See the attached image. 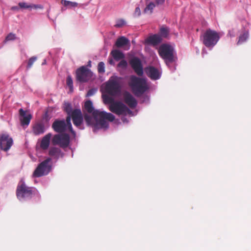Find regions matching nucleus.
I'll return each instance as SVG.
<instances>
[{
  "label": "nucleus",
  "mask_w": 251,
  "mask_h": 251,
  "mask_svg": "<svg viewBox=\"0 0 251 251\" xmlns=\"http://www.w3.org/2000/svg\"><path fill=\"white\" fill-rule=\"evenodd\" d=\"M84 108L87 112L92 113L93 116L101 127H108V124L106 120L113 122L115 119V116L110 113L94 110L92 102L90 100H88L85 102Z\"/></svg>",
  "instance_id": "f257e3e1"
},
{
  "label": "nucleus",
  "mask_w": 251,
  "mask_h": 251,
  "mask_svg": "<svg viewBox=\"0 0 251 251\" xmlns=\"http://www.w3.org/2000/svg\"><path fill=\"white\" fill-rule=\"evenodd\" d=\"M129 85L133 93L138 97L141 96L149 89L145 79L133 75L130 77Z\"/></svg>",
  "instance_id": "f03ea898"
},
{
  "label": "nucleus",
  "mask_w": 251,
  "mask_h": 251,
  "mask_svg": "<svg viewBox=\"0 0 251 251\" xmlns=\"http://www.w3.org/2000/svg\"><path fill=\"white\" fill-rule=\"evenodd\" d=\"M220 38L219 33L210 28L207 29L200 39L203 45L208 48L215 46Z\"/></svg>",
  "instance_id": "7ed1b4c3"
},
{
  "label": "nucleus",
  "mask_w": 251,
  "mask_h": 251,
  "mask_svg": "<svg viewBox=\"0 0 251 251\" xmlns=\"http://www.w3.org/2000/svg\"><path fill=\"white\" fill-rule=\"evenodd\" d=\"M158 53L167 65L175 62L176 60V57L174 54V49L170 45L167 44L161 45L158 50Z\"/></svg>",
  "instance_id": "20e7f679"
},
{
  "label": "nucleus",
  "mask_w": 251,
  "mask_h": 251,
  "mask_svg": "<svg viewBox=\"0 0 251 251\" xmlns=\"http://www.w3.org/2000/svg\"><path fill=\"white\" fill-rule=\"evenodd\" d=\"M51 158L48 157L41 162L35 169L32 174L33 177H39L46 176L51 171Z\"/></svg>",
  "instance_id": "39448f33"
},
{
  "label": "nucleus",
  "mask_w": 251,
  "mask_h": 251,
  "mask_svg": "<svg viewBox=\"0 0 251 251\" xmlns=\"http://www.w3.org/2000/svg\"><path fill=\"white\" fill-rule=\"evenodd\" d=\"M33 194V188L28 187L22 180L19 182L16 189V195L18 199L23 200L30 199Z\"/></svg>",
  "instance_id": "423d86ee"
},
{
  "label": "nucleus",
  "mask_w": 251,
  "mask_h": 251,
  "mask_svg": "<svg viewBox=\"0 0 251 251\" xmlns=\"http://www.w3.org/2000/svg\"><path fill=\"white\" fill-rule=\"evenodd\" d=\"M111 112L118 115L131 114L132 111L123 103L119 101H115L109 106Z\"/></svg>",
  "instance_id": "0eeeda50"
},
{
  "label": "nucleus",
  "mask_w": 251,
  "mask_h": 251,
  "mask_svg": "<svg viewBox=\"0 0 251 251\" xmlns=\"http://www.w3.org/2000/svg\"><path fill=\"white\" fill-rule=\"evenodd\" d=\"M92 72L86 66H83L76 71V79L80 82H86L92 77Z\"/></svg>",
  "instance_id": "6e6552de"
},
{
  "label": "nucleus",
  "mask_w": 251,
  "mask_h": 251,
  "mask_svg": "<svg viewBox=\"0 0 251 251\" xmlns=\"http://www.w3.org/2000/svg\"><path fill=\"white\" fill-rule=\"evenodd\" d=\"M51 142L53 145H59L61 148H65L69 145L70 136L66 133L55 134Z\"/></svg>",
  "instance_id": "1a4fd4ad"
},
{
  "label": "nucleus",
  "mask_w": 251,
  "mask_h": 251,
  "mask_svg": "<svg viewBox=\"0 0 251 251\" xmlns=\"http://www.w3.org/2000/svg\"><path fill=\"white\" fill-rule=\"evenodd\" d=\"M105 91L110 95L115 96L120 93L121 86L116 80H109L106 83Z\"/></svg>",
  "instance_id": "9d476101"
},
{
  "label": "nucleus",
  "mask_w": 251,
  "mask_h": 251,
  "mask_svg": "<svg viewBox=\"0 0 251 251\" xmlns=\"http://www.w3.org/2000/svg\"><path fill=\"white\" fill-rule=\"evenodd\" d=\"M13 143L12 138L8 134H2L0 135V148L4 151H8Z\"/></svg>",
  "instance_id": "9b49d317"
},
{
  "label": "nucleus",
  "mask_w": 251,
  "mask_h": 251,
  "mask_svg": "<svg viewBox=\"0 0 251 251\" xmlns=\"http://www.w3.org/2000/svg\"><path fill=\"white\" fill-rule=\"evenodd\" d=\"M72 119L74 125L80 129H83L81 127V125L83 121V117L80 109L76 108L73 110L72 114Z\"/></svg>",
  "instance_id": "f8f14e48"
},
{
  "label": "nucleus",
  "mask_w": 251,
  "mask_h": 251,
  "mask_svg": "<svg viewBox=\"0 0 251 251\" xmlns=\"http://www.w3.org/2000/svg\"><path fill=\"white\" fill-rule=\"evenodd\" d=\"M52 128L54 131L60 133L68 130L64 120H55L52 124Z\"/></svg>",
  "instance_id": "ddd939ff"
},
{
  "label": "nucleus",
  "mask_w": 251,
  "mask_h": 251,
  "mask_svg": "<svg viewBox=\"0 0 251 251\" xmlns=\"http://www.w3.org/2000/svg\"><path fill=\"white\" fill-rule=\"evenodd\" d=\"M129 63L134 70L136 74L141 76L143 75V69L142 65V63L140 60L137 58L134 57L132 58L129 62Z\"/></svg>",
  "instance_id": "4468645a"
},
{
  "label": "nucleus",
  "mask_w": 251,
  "mask_h": 251,
  "mask_svg": "<svg viewBox=\"0 0 251 251\" xmlns=\"http://www.w3.org/2000/svg\"><path fill=\"white\" fill-rule=\"evenodd\" d=\"M125 102L131 108H134L137 105L136 100L128 92H125L123 94Z\"/></svg>",
  "instance_id": "2eb2a0df"
},
{
  "label": "nucleus",
  "mask_w": 251,
  "mask_h": 251,
  "mask_svg": "<svg viewBox=\"0 0 251 251\" xmlns=\"http://www.w3.org/2000/svg\"><path fill=\"white\" fill-rule=\"evenodd\" d=\"M146 75L151 79L156 80L160 78V74L157 69L153 66H149L145 68Z\"/></svg>",
  "instance_id": "dca6fc26"
},
{
  "label": "nucleus",
  "mask_w": 251,
  "mask_h": 251,
  "mask_svg": "<svg viewBox=\"0 0 251 251\" xmlns=\"http://www.w3.org/2000/svg\"><path fill=\"white\" fill-rule=\"evenodd\" d=\"M19 114L21 117V125L23 126H28L32 118V115L30 114H26V112L22 108L19 110Z\"/></svg>",
  "instance_id": "f3484780"
},
{
  "label": "nucleus",
  "mask_w": 251,
  "mask_h": 251,
  "mask_svg": "<svg viewBox=\"0 0 251 251\" xmlns=\"http://www.w3.org/2000/svg\"><path fill=\"white\" fill-rule=\"evenodd\" d=\"M162 39L160 35L158 34H154L148 37L145 42L147 44L155 46L158 45L162 42Z\"/></svg>",
  "instance_id": "a211bd4d"
},
{
  "label": "nucleus",
  "mask_w": 251,
  "mask_h": 251,
  "mask_svg": "<svg viewBox=\"0 0 251 251\" xmlns=\"http://www.w3.org/2000/svg\"><path fill=\"white\" fill-rule=\"evenodd\" d=\"M49 155L52 158L57 160L59 157H63L64 155V153L62 152L59 148L51 147L49 151Z\"/></svg>",
  "instance_id": "6ab92c4d"
},
{
  "label": "nucleus",
  "mask_w": 251,
  "mask_h": 251,
  "mask_svg": "<svg viewBox=\"0 0 251 251\" xmlns=\"http://www.w3.org/2000/svg\"><path fill=\"white\" fill-rule=\"evenodd\" d=\"M84 118L88 126H94V131L97 128H102L100 125L97 123L94 116L93 118L88 114H85Z\"/></svg>",
  "instance_id": "aec40b11"
},
{
  "label": "nucleus",
  "mask_w": 251,
  "mask_h": 251,
  "mask_svg": "<svg viewBox=\"0 0 251 251\" xmlns=\"http://www.w3.org/2000/svg\"><path fill=\"white\" fill-rule=\"evenodd\" d=\"M45 131V125L42 123H38L33 126L32 132L35 135H39L44 133Z\"/></svg>",
  "instance_id": "412c9836"
},
{
  "label": "nucleus",
  "mask_w": 251,
  "mask_h": 251,
  "mask_svg": "<svg viewBox=\"0 0 251 251\" xmlns=\"http://www.w3.org/2000/svg\"><path fill=\"white\" fill-rule=\"evenodd\" d=\"M52 136L51 133H49L43 137L40 143V148L44 150H47L49 147L50 138Z\"/></svg>",
  "instance_id": "4be33fe9"
},
{
  "label": "nucleus",
  "mask_w": 251,
  "mask_h": 251,
  "mask_svg": "<svg viewBox=\"0 0 251 251\" xmlns=\"http://www.w3.org/2000/svg\"><path fill=\"white\" fill-rule=\"evenodd\" d=\"M129 44V41L127 38L124 36H121L117 39L115 45L117 48H122Z\"/></svg>",
  "instance_id": "5701e85b"
},
{
  "label": "nucleus",
  "mask_w": 251,
  "mask_h": 251,
  "mask_svg": "<svg viewBox=\"0 0 251 251\" xmlns=\"http://www.w3.org/2000/svg\"><path fill=\"white\" fill-rule=\"evenodd\" d=\"M72 118V114H67V116L66 117V120H65L66 124L68 127V129L69 131H70L72 134L74 136H75V132L73 130L72 124L71 122V120Z\"/></svg>",
  "instance_id": "b1692460"
},
{
  "label": "nucleus",
  "mask_w": 251,
  "mask_h": 251,
  "mask_svg": "<svg viewBox=\"0 0 251 251\" xmlns=\"http://www.w3.org/2000/svg\"><path fill=\"white\" fill-rule=\"evenodd\" d=\"M111 54L116 61H119L125 57L124 53L118 50H113L111 52Z\"/></svg>",
  "instance_id": "393cba45"
},
{
  "label": "nucleus",
  "mask_w": 251,
  "mask_h": 251,
  "mask_svg": "<svg viewBox=\"0 0 251 251\" xmlns=\"http://www.w3.org/2000/svg\"><path fill=\"white\" fill-rule=\"evenodd\" d=\"M18 5L21 8H24V9H31V8L37 9L38 8H42V6L41 5L29 4L26 2H19Z\"/></svg>",
  "instance_id": "a878e982"
},
{
  "label": "nucleus",
  "mask_w": 251,
  "mask_h": 251,
  "mask_svg": "<svg viewBox=\"0 0 251 251\" xmlns=\"http://www.w3.org/2000/svg\"><path fill=\"white\" fill-rule=\"evenodd\" d=\"M63 110L67 114L73 113V108L71 104L69 102H64L63 104Z\"/></svg>",
  "instance_id": "bb28decb"
},
{
  "label": "nucleus",
  "mask_w": 251,
  "mask_h": 251,
  "mask_svg": "<svg viewBox=\"0 0 251 251\" xmlns=\"http://www.w3.org/2000/svg\"><path fill=\"white\" fill-rule=\"evenodd\" d=\"M61 3L65 6H68L69 8L75 7L78 5V3L75 2H72L66 0H62Z\"/></svg>",
  "instance_id": "cd10ccee"
},
{
  "label": "nucleus",
  "mask_w": 251,
  "mask_h": 251,
  "mask_svg": "<svg viewBox=\"0 0 251 251\" xmlns=\"http://www.w3.org/2000/svg\"><path fill=\"white\" fill-rule=\"evenodd\" d=\"M155 7V4L153 2H150L147 5L146 7L144 9V12L147 13L148 11L150 12V14H151L153 12V9Z\"/></svg>",
  "instance_id": "c85d7f7f"
},
{
  "label": "nucleus",
  "mask_w": 251,
  "mask_h": 251,
  "mask_svg": "<svg viewBox=\"0 0 251 251\" xmlns=\"http://www.w3.org/2000/svg\"><path fill=\"white\" fill-rule=\"evenodd\" d=\"M66 84L70 89V91H73V81L72 78L70 75L67 76L66 78Z\"/></svg>",
  "instance_id": "c756f323"
},
{
  "label": "nucleus",
  "mask_w": 251,
  "mask_h": 251,
  "mask_svg": "<svg viewBox=\"0 0 251 251\" xmlns=\"http://www.w3.org/2000/svg\"><path fill=\"white\" fill-rule=\"evenodd\" d=\"M102 97L103 102L105 104H110V105H111L113 102L115 101H114L113 98L108 96L104 95Z\"/></svg>",
  "instance_id": "7c9ffc66"
},
{
  "label": "nucleus",
  "mask_w": 251,
  "mask_h": 251,
  "mask_svg": "<svg viewBox=\"0 0 251 251\" xmlns=\"http://www.w3.org/2000/svg\"><path fill=\"white\" fill-rule=\"evenodd\" d=\"M169 30L167 27H162L160 29V33L161 37H167L169 34Z\"/></svg>",
  "instance_id": "2f4dec72"
},
{
  "label": "nucleus",
  "mask_w": 251,
  "mask_h": 251,
  "mask_svg": "<svg viewBox=\"0 0 251 251\" xmlns=\"http://www.w3.org/2000/svg\"><path fill=\"white\" fill-rule=\"evenodd\" d=\"M247 38H248V34L247 33H245L243 34L242 35H240L238 41L237 42V45H239V44L242 43L243 42H245V41H246Z\"/></svg>",
  "instance_id": "473e14b6"
},
{
  "label": "nucleus",
  "mask_w": 251,
  "mask_h": 251,
  "mask_svg": "<svg viewBox=\"0 0 251 251\" xmlns=\"http://www.w3.org/2000/svg\"><path fill=\"white\" fill-rule=\"evenodd\" d=\"M98 71L99 73H103L105 72L104 63L103 62H100L99 63Z\"/></svg>",
  "instance_id": "72a5a7b5"
},
{
  "label": "nucleus",
  "mask_w": 251,
  "mask_h": 251,
  "mask_svg": "<svg viewBox=\"0 0 251 251\" xmlns=\"http://www.w3.org/2000/svg\"><path fill=\"white\" fill-rule=\"evenodd\" d=\"M125 25H126V22L123 19H118L116 21V24L115 25V26L116 27H122Z\"/></svg>",
  "instance_id": "f704fd0d"
},
{
  "label": "nucleus",
  "mask_w": 251,
  "mask_h": 251,
  "mask_svg": "<svg viewBox=\"0 0 251 251\" xmlns=\"http://www.w3.org/2000/svg\"><path fill=\"white\" fill-rule=\"evenodd\" d=\"M37 60V57L35 56L31 57L28 60L27 65V68L29 69L30 68L33 64L35 62V61Z\"/></svg>",
  "instance_id": "c9c22d12"
},
{
  "label": "nucleus",
  "mask_w": 251,
  "mask_h": 251,
  "mask_svg": "<svg viewBox=\"0 0 251 251\" xmlns=\"http://www.w3.org/2000/svg\"><path fill=\"white\" fill-rule=\"evenodd\" d=\"M127 66V62L124 59H122L118 64V67L119 68H122L123 69L126 68Z\"/></svg>",
  "instance_id": "e433bc0d"
},
{
  "label": "nucleus",
  "mask_w": 251,
  "mask_h": 251,
  "mask_svg": "<svg viewBox=\"0 0 251 251\" xmlns=\"http://www.w3.org/2000/svg\"><path fill=\"white\" fill-rule=\"evenodd\" d=\"M16 35L15 34L10 33L5 38V41H12L15 40Z\"/></svg>",
  "instance_id": "4c0bfd02"
},
{
  "label": "nucleus",
  "mask_w": 251,
  "mask_h": 251,
  "mask_svg": "<svg viewBox=\"0 0 251 251\" xmlns=\"http://www.w3.org/2000/svg\"><path fill=\"white\" fill-rule=\"evenodd\" d=\"M97 91V89H96V88L91 89L88 91V92L87 93V97L92 96L94 95L96 93Z\"/></svg>",
  "instance_id": "58836bf2"
},
{
  "label": "nucleus",
  "mask_w": 251,
  "mask_h": 251,
  "mask_svg": "<svg viewBox=\"0 0 251 251\" xmlns=\"http://www.w3.org/2000/svg\"><path fill=\"white\" fill-rule=\"evenodd\" d=\"M141 15V10L139 8V7H137L135 9V11L133 13V16L135 17H139Z\"/></svg>",
  "instance_id": "ea45409f"
},
{
  "label": "nucleus",
  "mask_w": 251,
  "mask_h": 251,
  "mask_svg": "<svg viewBox=\"0 0 251 251\" xmlns=\"http://www.w3.org/2000/svg\"><path fill=\"white\" fill-rule=\"evenodd\" d=\"M227 35L229 36L230 37H234L235 36L234 29H232L231 30H228Z\"/></svg>",
  "instance_id": "a19ab883"
},
{
  "label": "nucleus",
  "mask_w": 251,
  "mask_h": 251,
  "mask_svg": "<svg viewBox=\"0 0 251 251\" xmlns=\"http://www.w3.org/2000/svg\"><path fill=\"white\" fill-rule=\"evenodd\" d=\"M165 0H155L156 5H162L164 3Z\"/></svg>",
  "instance_id": "79ce46f5"
},
{
  "label": "nucleus",
  "mask_w": 251,
  "mask_h": 251,
  "mask_svg": "<svg viewBox=\"0 0 251 251\" xmlns=\"http://www.w3.org/2000/svg\"><path fill=\"white\" fill-rule=\"evenodd\" d=\"M108 62L110 64H111L112 65H114V62L112 59H111V58L109 59Z\"/></svg>",
  "instance_id": "37998d69"
},
{
  "label": "nucleus",
  "mask_w": 251,
  "mask_h": 251,
  "mask_svg": "<svg viewBox=\"0 0 251 251\" xmlns=\"http://www.w3.org/2000/svg\"><path fill=\"white\" fill-rule=\"evenodd\" d=\"M12 10H18L19 8L17 6H13L11 8Z\"/></svg>",
  "instance_id": "c03bdc74"
},
{
  "label": "nucleus",
  "mask_w": 251,
  "mask_h": 251,
  "mask_svg": "<svg viewBox=\"0 0 251 251\" xmlns=\"http://www.w3.org/2000/svg\"><path fill=\"white\" fill-rule=\"evenodd\" d=\"M122 120L124 122H127V120H126V118H122Z\"/></svg>",
  "instance_id": "a18cd8bd"
},
{
  "label": "nucleus",
  "mask_w": 251,
  "mask_h": 251,
  "mask_svg": "<svg viewBox=\"0 0 251 251\" xmlns=\"http://www.w3.org/2000/svg\"><path fill=\"white\" fill-rule=\"evenodd\" d=\"M46 64V60H44V62L42 63V65H45Z\"/></svg>",
  "instance_id": "49530a36"
}]
</instances>
